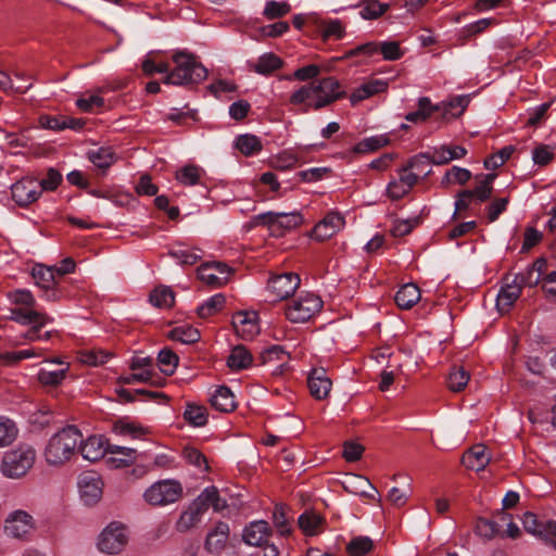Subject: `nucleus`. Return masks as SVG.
<instances>
[{
	"label": "nucleus",
	"mask_w": 556,
	"mask_h": 556,
	"mask_svg": "<svg viewBox=\"0 0 556 556\" xmlns=\"http://www.w3.org/2000/svg\"><path fill=\"white\" fill-rule=\"evenodd\" d=\"M345 96L346 92L341 89L340 81L333 76H328L301 86L291 94L290 103L304 104V112L318 111Z\"/></svg>",
	"instance_id": "nucleus-1"
},
{
	"label": "nucleus",
	"mask_w": 556,
	"mask_h": 556,
	"mask_svg": "<svg viewBox=\"0 0 556 556\" xmlns=\"http://www.w3.org/2000/svg\"><path fill=\"white\" fill-rule=\"evenodd\" d=\"M172 59L176 66L165 76L164 84L194 86L206 79L208 72L194 54L177 51L173 54Z\"/></svg>",
	"instance_id": "nucleus-2"
},
{
	"label": "nucleus",
	"mask_w": 556,
	"mask_h": 556,
	"mask_svg": "<svg viewBox=\"0 0 556 556\" xmlns=\"http://www.w3.org/2000/svg\"><path fill=\"white\" fill-rule=\"evenodd\" d=\"M83 434L75 426L64 427L53 434L45 450V457L50 465H62L75 454L77 444Z\"/></svg>",
	"instance_id": "nucleus-3"
},
{
	"label": "nucleus",
	"mask_w": 556,
	"mask_h": 556,
	"mask_svg": "<svg viewBox=\"0 0 556 556\" xmlns=\"http://www.w3.org/2000/svg\"><path fill=\"white\" fill-rule=\"evenodd\" d=\"M36 452L30 446H20L7 452L2 459L1 470L5 477L21 478L33 467Z\"/></svg>",
	"instance_id": "nucleus-4"
},
{
	"label": "nucleus",
	"mask_w": 556,
	"mask_h": 556,
	"mask_svg": "<svg viewBox=\"0 0 556 556\" xmlns=\"http://www.w3.org/2000/svg\"><path fill=\"white\" fill-rule=\"evenodd\" d=\"M182 495V486L176 480L155 482L144 492L146 501L153 506H164L177 502Z\"/></svg>",
	"instance_id": "nucleus-5"
},
{
	"label": "nucleus",
	"mask_w": 556,
	"mask_h": 556,
	"mask_svg": "<svg viewBox=\"0 0 556 556\" xmlns=\"http://www.w3.org/2000/svg\"><path fill=\"white\" fill-rule=\"evenodd\" d=\"M323 307L321 299L313 293L300 295L286 309V317L291 323H305Z\"/></svg>",
	"instance_id": "nucleus-6"
},
{
	"label": "nucleus",
	"mask_w": 556,
	"mask_h": 556,
	"mask_svg": "<svg viewBox=\"0 0 556 556\" xmlns=\"http://www.w3.org/2000/svg\"><path fill=\"white\" fill-rule=\"evenodd\" d=\"M128 543L127 528L119 522H111L99 535L98 547L106 554L121 553Z\"/></svg>",
	"instance_id": "nucleus-7"
},
{
	"label": "nucleus",
	"mask_w": 556,
	"mask_h": 556,
	"mask_svg": "<svg viewBox=\"0 0 556 556\" xmlns=\"http://www.w3.org/2000/svg\"><path fill=\"white\" fill-rule=\"evenodd\" d=\"M301 283L300 276L294 273H285L271 277L267 283V290L271 295V301H282L295 292Z\"/></svg>",
	"instance_id": "nucleus-8"
},
{
	"label": "nucleus",
	"mask_w": 556,
	"mask_h": 556,
	"mask_svg": "<svg viewBox=\"0 0 556 556\" xmlns=\"http://www.w3.org/2000/svg\"><path fill=\"white\" fill-rule=\"evenodd\" d=\"M12 199L18 206H28L41 195L40 185L33 177H24L11 187Z\"/></svg>",
	"instance_id": "nucleus-9"
},
{
	"label": "nucleus",
	"mask_w": 556,
	"mask_h": 556,
	"mask_svg": "<svg viewBox=\"0 0 556 556\" xmlns=\"http://www.w3.org/2000/svg\"><path fill=\"white\" fill-rule=\"evenodd\" d=\"M102 479L96 471H85L79 475L78 489L85 504H96L102 496Z\"/></svg>",
	"instance_id": "nucleus-10"
},
{
	"label": "nucleus",
	"mask_w": 556,
	"mask_h": 556,
	"mask_svg": "<svg viewBox=\"0 0 556 556\" xmlns=\"http://www.w3.org/2000/svg\"><path fill=\"white\" fill-rule=\"evenodd\" d=\"M522 523L527 532L539 536L546 542H551L556 548V533L553 527V525H556V521H543L540 520L535 514L527 511L523 514Z\"/></svg>",
	"instance_id": "nucleus-11"
},
{
	"label": "nucleus",
	"mask_w": 556,
	"mask_h": 556,
	"mask_svg": "<svg viewBox=\"0 0 556 556\" xmlns=\"http://www.w3.org/2000/svg\"><path fill=\"white\" fill-rule=\"evenodd\" d=\"M273 534L269 523L265 520H256L245 526L243 530V541L251 546L265 548Z\"/></svg>",
	"instance_id": "nucleus-12"
},
{
	"label": "nucleus",
	"mask_w": 556,
	"mask_h": 556,
	"mask_svg": "<svg viewBox=\"0 0 556 556\" xmlns=\"http://www.w3.org/2000/svg\"><path fill=\"white\" fill-rule=\"evenodd\" d=\"M33 517L24 510H15L5 519V532L9 536L24 539L33 529Z\"/></svg>",
	"instance_id": "nucleus-13"
},
{
	"label": "nucleus",
	"mask_w": 556,
	"mask_h": 556,
	"mask_svg": "<svg viewBox=\"0 0 556 556\" xmlns=\"http://www.w3.org/2000/svg\"><path fill=\"white\" fill-rule=\"evenodd\" d=\"M344 226V217L338 212L328 213L313 229L317 241H325L334 236Z\"/></svg>",
	"instance_id": "nucleus-14"
},
{
	"label": "nucleus",
	"mask_w": 556,
	"mask_h": 556,
	"mask_svg": "<svg viewBox=\"0 0 556 556\" xmlns=\"http://www.w3.org/2000/svg\"><path fill=\"white\" fill-rule=\"evenodd\" d=\"M307 386L312 396L320 401L329 395L332 381L324 368H314L307 378Z\"/></svg>",
	"instance_id": "nucleus-15"
},
{
	"label": "nucleus",
	"mask_w": 556,
	"mask_h": 556,
	"mask_svg": "<svg viewBox=\"0 0 556 556\" xmlns=\"http://www.w3.org/2000/svg\"><path fill=\"white\" fill-rule=\"evenodd\" d=\"M204 513L202 502L198 501L195 497L187 509L180 514L179 519L176 521L175 529L180 533L191 530L201 521Z\"/></svg>",
	"instance_id": "nucleus-16"
},
{
	"label": "nucleus",
	"mask_w": 556,
	"mask_h": 556,
	"mask_svg": "<svg viewBox=\"0 0 556 556\" xmlns=\"http://www.w3.org/2000/svg\"><path fill=\"white\" fill-rule=\"evenodd\" d=\"M229 533L230 529L228 523L218 521L206 535L204 543L205 549L211 554H219L226 546Z\"/></svg>",
	"instance_id": "nucleus-17"
},
{
	"label": "nucleus",
	"mask_w": 556,
	"mask_h": 556,
	"mask_svg": "<svg viewBox=\"0 0 556 556\" xmlns=\"http://www.w3.org/2000/svg\"><path fill=\"white\" fill-rule=\"evenodd\" d=\"M256 317L255 313L237 312L232 316L236 333L244 340L252 339L258 331Z\"/></svg>",
	"instance_id": "nucleus-18"
},
{
	"label": "nucleus",
	"mask_w": 556,
	"mask_h": 556,
	"mask_svg": "<svg viewBox=\"0 0 556 556\" xmlns=\"http://www.w3.org/2000/svg\"><path fill=\"white\" fill-rule=\"evenodd\" d=\"M495 178L496 174L477 175L476 179L479 180V185L471 190H462V195L475 198L480 203L488 201L492 197Z\"/></svg>",
	"instance_id": "nucleus-19"
},
{
	"label": "nucleus",
	"mask_w": 556,
	"mask_h": 556,
	"mask_svg": "<svg viewBox=\"0 0 556 556\" xmlns=\"http://www.w3.org/2000/svg\"><path fill=\"white\" fill-rule=\"evenodd\" d=\"M469 100L459 96L452 99L450 102H442L437 104L439 106V116H435V119L442 122H450L458 116H460L466 110Z\"/></svg>",
	"instance_id": "nucleus-20"
},
{
	"label": "nucleus",
	"mask_w": 556,
	"mask_h": 556,
	"mask_svg": "<svg viewBox=\"0 0 556 556\" xmlns=\"http://www.w3.org/2000/svg\"><path fill=\"white\" fill-rule=\"evenodd\" d=\"M212 407L222 413H230L237 407L235 395L226 386L218 387L210 397Z\"/></svg>",
	"instance_id": "nucleus-21"
},
{
	"label": "nucleus",
	"mask_w": 556,
	"mask_h": 556,
	"mask_svg": "<svg viewBox=\"0 0 556 556\" xmlns=\"http://www.w3.org/2000/svg\"><path fill=\"white\" fill-rule=\"evenodd\" d=\"M439 116V106L433 104L428 97H420L417 102V110L406 114L405 119L410 123H424L433 115Z\"/></svg>",
	"instance_id": "nucleus-22"
},
{
	"label": "nucleus",
	"mask_w": 556,
	"mask_h": 556,
	"mask_svg": "<svg viewBox=\"0 0 556 556\" xmlns=\"http://www.w3.org/2000/svg\"><path fill=\"white\" fill-rule=\"evenodd\" d=\"M79 451L83 457L90 462L102 458L106 452L104 440L99 435H90L86 441H79Z\"/></svg>",
	"instance_id": "nucleus-23"
},
{
	"label": "nucleus",
	"mask_w": 556,
	"mask_h": 556,
	"mask_svg": "<svg viewBox=\"0 0 556 556\" xmlns=\"http://www.w3.org/2000/svg\"><path fill=\"white\" fill-rule=\"evenodd\" d=\"M489 463L490 456L486 454V448L482 444L472 446L463 456V464L471 470L481 471Z\"/></svg>",
	"instance_id": "nucleus-24"
},
{
	"label": "nucleus",
	"mask_w": 556,
	"mask_h": 556,
	"mask_svg": "<svg viewBox=\"0 0 556 556\" xmlns=\"http://www.w3.org/2000/svg\"><path fill=\"white\" fill-rule=\"evenodd\" d=\"M521 287L515 279L506 282L500 290L496 299V305L500 311H508L521 294Z\"/></svg>",
	"instance_id": "nucleus-25"
},
{
	"label": "nucleus",
	"mask_w": 556,
	"mask_h": 556,
	"mask_svg": "<svg viewBox=\"0 0 556 556\" xmlns=\"http://www.w3.org/2000/svg\"><path fill=\"white\" fill-rule=\"evenodd\" d=\"M432 154L434 156L432 164L445 165L453 160L463 159L467 154V150L462 146L443 144L439 148H434Z\"/></svg>",
	"instance_id": "nucleus-26"
},
{
	"label": "nucleus",
	"mask_w": 556,
	"mask_h": 556,
	"mask_svg": "<svg viewBox=\"0 0 556 556\" xmlns=\"http://www.w3.org/2000/svg\"><path fill=\"white\" fill-rule=\"evenodd\" d=\"M420 290L415 283H406L396 292L394 300L402 309L412 308L420 300Z\"/></svg>",
	"instance_id": "nucleus-27"
},
{
	"label": "nucleus",
	"mask_w": 556,
	"mask_h": 556,
	"mask_svg": "<svg viewBox=\"0 0 556 556\" xmlns=\"http://www.w3.org/2000/svg\"><path fill=\"white\" fill-rule=\"evenodd\" d=\"M253 362L250 351L242 344L232 348L228 358L227 366L232 370H242L248 368Z\"/></svg>",
	"instance_id": "nucleus-28"
},
{
	"label": "nucleus",
	"mask_w": 556,
	"mask_h": 556,
	"mask_svg": "<svg viewBox=\"0 0 556 556\" xmlns=\"http://www.w3.org/2000/svg\"><path fill=\"white\" fill-rule=\"evenodd\" d=\"M343 486L350 493L369 498H375V495L368 494L366 492L367 488H370L371 490L377 492L376 488L371 484V482L361 475H349L346 477V480L343 482Z\"/></svg>",
	"instance_id": "nucleus-29"
},
{
	"label": "nucleus",
	"mask_w": 556,
	"mask_h": 556,
	"mask_svg": "<svg viewBox=\"0 0 556 556\" xmlns=\"http://www.w3.org/2000/svg\"><path fill=\"white\" fill-rule=\"evenodd\" d=\"M283 61L275 53L268 52L262 54L254 65H251L253 71L261 75H270L275 71L281 68Z\"/></svg>",
	"instance_id": "nucleus-30"
},
{
	"label": "nucleus",
	"mask_w": 556,
	"mask_h": 556,
	"mask_svg": "<svg viewBox=\"0 0 556 556\" xmlns=\"http://www.w3.org/2000/svg\"><path fill=\"white\" fill-rule=\"evenodd\" d=\"M198 501L203 504V509H207L212 506L215 511H220L227 507L226 500L220 498L219 492L216 486L205 488L198 496Z\"/></svg>",
	"instance_id": "nucleus-31"
},
{
	"label": "nucleus",
	"mask_w": 556,
	"mask_h": 556,
	"mask_svg": "<svg viewBox=\"0 0 556 556\" xmlns=\"http://www.w3.org/2000/svg\"><path fill=\"white\" fill-rule=\"evenodd\" d=\"M325 519L313 510H305L300 515L298 525L306 535H316Z\"/></svg>",
	"instance_id": "nucleus-32"
},
{
	"label": "nucleus",
	"mask_w": 556,
	"mask_h": 556,
	"mask_svg": "<svg viewBox=\"0 0 556 556\" xmlns=\"http://www.w3.org/2000/svg\"><path fill=\"white\" fill-rule=\"evenodd\" d=\"M432 160H434L433 154L429 152H421L414 156H412L406 165L401 167V172H408L410 169H416L418 174H424V176H428L431 174V168H428L430 164H432Z\"/></svg>",
	"instance_id": "nucleus-33"
},
{
	"label": "nucleus",
	"mask_w": 556,
	"mask_h": 556,
	"mask_svg": "<svg viewBox=\"0 0 556 556\" xmlns=\"http://www.w3.org/2000/svg\"><path fill=\"white\" fill-rule=\"evenodd\" d=\"M235 147L245 156L257 154L263 149L261 139L251 134L238 136L235 141Z\"/></svg>",
	"instance_id": "nucleus-34"
},
{
	"label": "nucleus",
	"mask_w": 556,
	"mask_h": 556,
	"mask_svg": "<svg viewBox=\"0 0 556 556\" xmlns=\"http://www.w3.org/2000/svg\"><path fill=\"white\" fill-rule=\"evenodd\" d=\"M168 338L184 344H193L200 340L201 334L200 331L191 325H181L174 327L169 331Z\"/></svg>",
	"instance_id": "nucleus-35"
},
{
	"label": "nucleus",
	"mask_w": 556,
	"mask_h": 556,
	"mask_svg": "<svg viewBox=\"0 0 556 556\" xmlns=\"http://www.w3.org/2000/svg\"><path fill=\"white\" fill-rule=\"evenodd\" d=\"M156 376L153 368H147L138 374H129L126 376H121L117 380L121 384H132L136 382H148L153 386H163L164 379L156 377V380L153 378Z\"/></svg>",
	"instance_id": "nucleus-36"
},
{
	"label": "nucleus",
	"mask_w": 556,
	"mask_h": 556,
	"mask_svg": "<svg viewBox=\"0 0 556 556\" xmlns=\"http://www.w3.org/2000/svg\"><path fill=\"white\" fill-rule=\"evenodd\" d=\"M207 409L205 406L188 403L184 412L185 420L193 427H203L207 424Z\"/></svg>",
	"instance_id": "nucleus-37"
},
{
	"label": "nucleus",
	"mask_w": 556,
	"mask_h": 556,
	"mask_svg": "<svg viewBox=\"0 0 556 556\" xmlns=\"http://www.w3.org/2000/svg\"><path fill=\"white\" fill-rule=\"evenodd\" d=\"M149 299L155 307L169 308L175 302V293L169 287L160 286L150 293Z\"/></svg>",
	"instance_id": "nucleus-38"
},
{
	"label": "nucleus",
	"mask_w": 556,
	"mask_h": 556,
	"mask_svg": "<svg viewBox=\"0 0 556 556\" xmlns=\"http://www.w3.org/2000/svg\"><path fill=\"white\" fill-rule=\"evenodd\" d=\"M275 220V231L281 230L277 236H282L283 230H292L303 223V216L299 212L277 213Z\"/></svg>",
	"instance_id": "nucleus-39"
},
{
	"label": "nucleus",
	"mask_w": 556,
	"mask_h": 556,
	"mask_svg": "<svg viewBox=\"0 0 556 556\" xmlns=\"http://www.w3.org/2000/svg\"><path fill=\"white\" fill-rule=\"evenodd\" d=\"M88 159L98 168L106 169L115 163L116 155L111 148L101 147L96 151H90L88 153Z\"/></svg>",
	"instance_id": "nucleus-40"
},
{
	"label": "nucleus",
	"mask_w": 556,
	"mask_h": 556,
	"mask_svg": "<svg viewBox=\"0 0 556 556\" xmlns=\"http://www.w3.org/2000/svg\"><path fill=\"white\" fill-rule=\"evenodd\" d=\"M469 372L462 366H453L447 377V388L453 392L463 391L468 381Z\"/></svg>",
	"instance_id": "nucleus-41"
},
{
	"label": "nucleus",
	"mask_w": 556,
	"mask_h": 556,
	"mask_svg": "<svg viewBox=\"0 0 556 556\" xmlns=\"http://www.w3.org/2000/svg\"><path fill=\"white\" fill-rule=\"evenodd\" d=\"M225 303L226 298L223 293L214 294L197 308V314L200 318H207L219 312Z\"/></svg>",
	"instance_id": "nucleus-42"
},
{
	"label": "nucleus",
	"mask_w": 556,
	"mask_h": 556,
	"mask_svg": "<svg viewBox=\"0 0 556 556\" xmlns=\"http://www.w3.org/2000/svg\"><path fill=\"white\" fill-rule=\"evenodd\" d=\"M390 139L387 135H379L365 138L361 140L354 148L355 153H368L377 151L378 149L388 146Z\"/></svg>",
	"instance_id": "nucleus-43"
},
{
	"label": "nucleus",
	"mask_w": 556,
	"mask_h": 556,
	"mask_svg": "<svg viewBox=\"0 0 556 556\" xmlns=\"http://www.w3.org/2000/svg\"><path fill=\"white\" fill-rule=\"evenodd\" d=\"M389 9V3H383L378 0H364L359 14L365 20H377Z\"/></svg>",
	"instance_id": "nucleus-44"
},
{
	"label": "nucleus",
	"mask_w": 556,
	"mask_h": 556,
	"mask_svg": "<svg viewBox=\"0 0 556 556\" xmlns=\"http://www.w3.org/2000/svg\"><path fill=\"white\" fill-rule=\"evenodd\" d=\"M157 362L161 371L166 376H172L178 365L179 357L170 349L164 348L159 352Z\"/></svg>",
	"instance_id": "nucleus-45"
},
{
	"label": "nucleus",
	"mask_w": 556,
	"mask_h": 556,
	"mask_svg": "<svg viewBox=\"0 0 556 556\" xmlns=\"http://www.w3.org/2000/svg\"><path fill=\"white\" fill-rule=\"evenodd\" d=\"M113 430L117 434L129 435L132 439H139L148 432L142 426L124 419L115 421Z\"/></svg>",
	"instance_id": "nucleus-46"
},
{
	"label": "nucleus",
	"mask_w": 556,
	"mask_h": 556,
	"mask_svg": "<svg viewBox=\"0 0 556 556\" xmlns=\"http://www.w3.org/2000/svg\"><path fill=\"white\" fill-rule=\"evenodd\" d=\"M202 173L201 167L188 164L176 173V179L185 186H194L200 182Z\"/></svg>",
	"instance_id": "nucleus-47"
},
{
	"label": "nucleus",
	"mask_w": 556,
	"mask_h": 556,
	"mask_svg": "<svg viewBox=\"0 0 556 556\" xmlns=\"http://www.w3.org/2000/svg\"><path fill=\"white\" fill-rule=\"evenodd\" d=\"M55 275L54 269L50 267L37 266L33 269V277L40 289L55 287Z\"/></svg>",
	"instance_id": "nucleus-48"
},
{
	"label": "nucleus",
	"mask_w": 556,
	"mask_h": 556,
	"mask_svg": "<svg viewBox=\"0 0 556 556\" xmlns=\"http://www.w3.org/2000/svg\"><path fill=\"white\" fill-rule=\"evenodd\" d=\"M47 314L31 308H13L12 319L22 325H31L37 320L46 319Z\"/></svg>",
	"instance_id": "nucleus-49"
},
{
	"label": "nucleus",
	"mask_w": 556,
	"mask_h": 556,
	"mask_svg": "<svg viewBox=\"0 0 556 556\" xmlns=\"http://www.w3.org/2000/svg\"><path fill=\"white\" fill-rule=\"evenodd\" d=\"M182 457L186 462L194 467H198L202 471H208L210 466L205 455L193 446H186L182 450Z\"/></svg>",
	"instance_id": "nucleus-50"
},
{
	"label": "nucleus",
	"mask_w": 556,
	"mask_h": 556,
	"mask_svg": "<svg viewBox=\"0 0 556 556\" xmlns=\"http://www.w3.org/2000/svg\"><path fill=\"white\" fill-rule=\"evenodd\" d=\"M17 432L13 420L0 416V446L10 445L16 439Z\"/></svg>",
	"instance_id": "nucleus-51"
},
{
	"label": "nucleus",
	"mask_w": 556,
	"mask_h": 556,
	"mask_svg": "<svg viewBox=\"0 0 556 556\" xmlns=\"http://www.w3.org/2000/svg\"><path fill=\"white\" fill-rule=\"evenodd\" d=\"M374 547V542L368 536H357L351 540L346 546L350 556H365Z\"/></svg>",
	"instance_id": "nucleus-52"
},
{
	"label": "nucleus",
	"mask_w": 556,
	"mask_h": 556,
	"mask_svg": "<svg viewBox=\"0 0 556 556\" xmlns=\"http://www.w3.org/2000/svg\"><path fill=\"white\" fill-rule=\"evenodd\" d=\"M213 266L210 263L202 264L198 268V278L210 287H222L227 281V278L218 277L212 271Z\"/></svg>",
	"instance_id": "nucleus-53"
},
{
	"label": "nucleus",
	"mask_w": 556,
	"mask_h": 556,
	"mask_svg": "<svg viewBox=\"0 0 556 556\" xmlns=\"http://www.w3.org/2000/svg\"><path fill=\"white\" fill-rule=\"evenodd\" d=\"M514 152V146H506L502 148L498 152L485 159L483 165L486 169H496L500 166H502L506 161H508Z\"/></svg>",
	"instance_id": "nucleus-54"
},
{
	"label": "nucleus",
	"mask_w": 556,
	"mask_h": 556,
	"mask_svg": "<svg viewBox=\"0 0 556 556\" xmlns=\"http://www.w3.org/2000/svg\"><path fill=\"white\" fill-rule=\"evenodd\" d=\"M500 528L498 522L480 517L477 519L475 530L478 535L490 540L500 533Z\"/></svg>",
	"instance_id": "nucleus-55"
},
{
	"label": "nucleus",
	"mask_w": 556,
	"mask_h": 556,
	"mask_svg": "<svg viewBox=\"0 0 556 556\" xmlns=\"http://www.w3.org/2000/svg\"><path fill=\"white\" fill-rule=\"evenodd\" d=\"M290 10H291V7L288 2H285V1L278 2V1L271 0V1L266 2L263 15L267 20H276V18H280V17H283L285 15H287L290 12Z\"/></svg>",
	"instance_id": "nucleus-56"
},
{
	"label": "nucleus",
	"mask_w": 556,
	"mask_h": 556,
	"mask_svg": "<svg viewBox=\"0 0 556 556\" xmlns=\"http://www.w3.org/2000/svg\"><path fill=\"white\" fill-rule=\"evenodd\" d=\"M276 212H266L253 216L245 225L247 230H251L257 226H267L273 232H275V220H277Z\"/></svg>",
	"instance_id": "nucleus-57"
},
{
	"label": "nucleus",
	"mask_w": 556,
	"mask_h": 556,
	"mask_svg": "<svg viewBox=\"0 0 556 556\" xmlns=\"http://www.w3.org/2000/svg\"><path fill=\"white\" fill-rule=\"evenodd\" d=\"M319 73H320V67L318 65L309 64V65H306V66L295 70L294 73L291 75H283V76H281V78L286 79V80L296 79L300 81H307V80L316 78L319 75Z\"/></svg>",
	"instance_id": "nucleus-58"
},
{
	"label": "nucleus",
	"mask_w": 556,
	"mask_h": 556,
	"mask_svg": "<svg viewBox=\"0 0 556 556\" xmlns=\"http://www.w3.org/2000/svg\"><path fill=\"white\" fill-rule=\"evenodd\" d=\"M273 522L280 535H287L291 532V526L282 505H276L273 513Z\"/></svg>",
	"instance_id": "nucleus-59"
},
{
	"label": "nucleus",
	"mask_w": 556,
	"mask_h": 556,
	"mask_svg": "<svg viewBox=\"0 0 556 556\" xmlns=\"http://www.w3.org/2000/svg\"><path fill=\"white\" fill-rule=\"evenodd\" d=\"M420 222L421 218L419 216L409 219L395 220L391 228V233L393 237H404L409 235L412 230L420 224Z\"/></svg>",
	"instance_id": "nucleus-60"
},
{
	"label": "nucleus",
	"mask_w": 556,
	"mask_h": 556,
	"mask_svg": "<svg viewBox=\"0 0 556 556\" xmlns=\"http://www.w3.org/2000/svg\"><path fill=\"white\" fill-rule=\"evenodd\" d=\"M62 180H63L62 174L58 169H55L53 167L48 168L47 177L45 179L38 181V184L40 185V192L42 193L43 190H46V191L56 190V188L60 186Z\"/></svg>",
	"instance_id": "nucleus-61"
},
{
	"label": "nucleus",
	"mask_w": 556,
	"mask_h": 556,
	"mask_svg": "<svg viewBox=\"0 0 556 556\" xmlns=\"http://www.w3.org/2000/svg\"><path fill=\"white\" fill-rule=\"evenodd\" d=\"M379 51L387 61L400 60L404 52L397 41H383L379 45Z\"/></svg>",
	"instance_id": "nucleus-62"
},
{
	"label": "nucleus",
	"mask_w": 556,
	"mask_h": 556,
	"mask_svg": "<svg viewBox=\"0 0 556 556\" xmlns=\"http://www.w3.org/2000/svg\"><path fill=\"white\" fill-rule=\"evenodd\" d=\"M169 255L178 261L181 265H193L201 258V255L198 254L195 250L187 249L170 250Z\"/></svg>",
	"instance_id": "nucleus-63"
},
{
	"label": "nucleus",
	"mask_w": 556,
	"mask_h": 556,
	"mask_svg": "<svg viewBox=\"0 0 556 556\" xmlns=\"http://www.w3.org/2000/svg\"><path fill=\"white\" fill-rule=\"evenodd\" d=\"M288 359V354L281 345H271L260 354L261 364H266L273 361L285 362Z\"/></svg>",
	"instance_id": "nucleus-64"
}]
</instances>
